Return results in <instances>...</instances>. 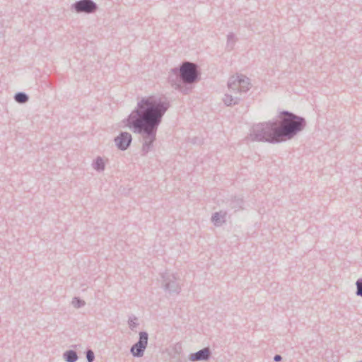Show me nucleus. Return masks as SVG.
<instances>
[{
	"mask_svg": "<svg viewBox=\"0 0 362 362\" xmlns=\"http://www.w3.org/2000/svg\"><path fill=\"white\" fill-rule=\"evenodd\" d=\"M170 107V101L165 96L143 97L129 116L122 120L124 125L133 133L141 135V156H145L152 151L158 127Z\"/></svg>",
	"mask_w": 362,
	"mask_h": 362,
	"instance_id": "obj_1",
	"label": "nucleus"
},
{
	"mask_svg": "<svg viewBox=\"0 0 362 362\" xmlns=\"http://www.w3.org/2000/svg\"><path fill=\"white\" fill-rule=\"evenodd\" d=\"M277 122L281 142L291 140L303 131L307 125V122L303 117L288 110L279 112Z\"/></svg>",
	"mask_w": 362,
	"mask_h": 362,
	"instance_id": "obj_2",
	"label": "nucleus"
},
{
	"mask_svg": "<svg viewBox=\"0 0 362 362\" xmlns=\"http://www.w3.org/2000/svg\"><path fill=\"white\" fill-rule=\"evenodd\" d=\"M250 138L253 141L270 144L281 143L277 121H269L253 125L250 133Z\"/></svg>",
	"mask_w": 362,
	"mask_h": 362,
	"instance_id": "obj_3",
	"label": "nucleus"
},
{
	"mask_svg": "<svg viewBox=\"0 0 362 362\" xmlns=\"http://www.w3.org/2000/svg\"><path fill=\"white\" fill-rule=\"evenodd\" d=\"M179 74L185 86H188L200 80V71L197 64L185 61L180 65Z\"/></svg>",
	"mask_w": 362,
	"mask_h": 362,
	"instance_id": "obj_4",
	"label": "nucleus"
},
{
	"mask_svg": "<svg viewBox=\"0 0 362 362\" xmlns=\"http://www.w3.org/2000/svg\"><path fill=\"white\" fill-rule=\"evenodd\" d=\"M162 287L170 294H179L181 287L177 282V278L174 274L165 272L161 274Z\"/></svg>",
	"mask_w": 362,
	"mask_h": 362,
	"instance_id": "obj_5",
	"label": "nucleus"
},
{
	"mask_svg": "<svg viewBox=\"0 0 362 362\" xmlns=\"http://www.w3.org/2000/svg\"><path fill=\"white\" fill-rule=\"evenodd\" d=\"M180 76L178 67L171 69L168 74V82L175 89L180 91L183 94H188L192 87L185 86Z\"/></svg>",
	"mask_w": 362,
	"mask_h": 362,
	"instance_id": "obj_6",
	"label": "nucleus"
},
{
	"mask_svg": "<svg viewBox=\"0 0 362 362\" xmlns=\"http://www.w3.org/2000/svg\"><path fill=\"white\" fill-rule=\"evenodd\" d=\"M71 9L77 13L91 14L98 11V6L93 0H78L71 5Z\"/></svg>",
	"mask_w": 362,
	"mask_h": 362,
	"instance_id": "obj_7",
	"label": "nucleus"
},
{
	"mask_svg": "<svg viewBox=\"0 0 362 362\" xmlns=\"http://www.w3.org/2000/svg\"><path fill=\"white\" fill-rule=\"evenodd\" d=\"M148 334L146 332H140L139 338L130 349L132 354L134 357H141L144 355L145 349L148 344Z\"/></svg>",
	"mask_w": 362,
	"mask_h": 362,
	"instance_id": "obj_8",
	"label": "nucleus"
},
{
	"mask_svg": "<svg viewBox=\"0 0 362 362\" xmlns=\"http://www.w3.org/2000/svg\"><path fill=\"white\" fill-rule=\"evenodd\" d=\"M132 136L127 132H121L118 136L114 138V142L117 148L120 151H126L131 146Z\"/></svg>",
	"mask_w": 362,
	"mask_h": 362,
	"instance_id": "obj_9",
	"label": "nucleus"
},
{
	"mask_svg": "<svg viewBox=\"0 0 362 362\" xmlns=\"http://www.w3.org/2000/svg\"><path fill=\"white\" fill-rule=\"evenodd\" d=\"M211 356V349L205 347L195 353H192L189 356L191 361H208Z\"/></svg>",
	"mask_w": 362,
	"mask_h": 362,
	"instance_id": "obj_10",
	"label": "nucleus"
},
{
	"mask_svg": "<svg viewBox=\"0 0 362 362\" xmlns=\"http://www.w3.org/2000/svg\"><path fill=\"white\" fill-rule=\"evenodd\" d=\"M241 95L242 94H239L237 91L234 93L228 91V93L225 94L223 101L227 106L238 105L243 100Z\"/></svg>",
	"mask_w": 362,
	"mask_h": 362,
	"instance_id": "obj_11",
	"label": "nucleus"
},
{
	"mask_svg": "<svg viewBox=\"0 0 362 362\" xmlns=\"http://www.w3.org/2000/svg\"><path fill=\"white\" fill-rule=\"evenodd\" d=\"M240 79L239 76H232L229 78L228 81V91L234 93L235 91L238 92L239 94H242L240 91Z\"/></svg>",
	"mask_w": 362,
	"mask_h": 362,
	"instance_id": "obj_12",
	"label": "nucleus"
},
{
	"mask_svg": "<svg viewBox=\"0 0 362 362\" xmlns=\"http://www.w3.org/2000/svg\"><path fill=\"white\" fill-rule=\"evenodd\" d=\"M226 212L218 211L212 215L211 221L216 226H221L226 221Z\"/></svg>",
	"mask_w": 362,
	"mask_h": 362,
	"instance_id": "obj_13",
	"label": "nucleus"
},
{
	"mask_svg": "<svg viewBox=\"0 0 362 362\" xmlns=\"http://www.w3.org/2000/svg\"><path fill=\"white\" fill-rule=\"evenodd\" d=\"M244 201L242 198L234 197L229 201V206L235 211H239L243 209Z\"/></svg>",
	"mask_w": 362,
	"mask_h": 362,
	"instance_id": "obj_14",
	"label": "nucleus"
},
{
	"mask_svg": "<svg viewBox=\"0 0 362 362\" xmlns=\"http://www.w3.org/2000/svg\"><path fill=\"white\" fill-rule=\"evenodd\" d=\"M92 167L98 172H103L105 168V163L103 158L98 156L93 160Z\"/></svg>",
	"mask_w": 362,
	"mask_h": 362,
	"instance_id": "obj_15",
	"label": "nucleus"
},
{
	"mask_svg": "<svg viewBox=\"0 0 362 362\" xmlns=\"http://www.w3.org/2000/svg\"><path fill=\"white\" fill-rule=\"evenodd\" d=\"M239 79H240V91L241 92V93H245L247 91H248L250 88V79L249 78L245 76H243V75H240L239 76Z\"/></svg>",
	"mask_w": 362,
	"mask_h": 362,
	"instance_id": "obj_16",
	"label": "nucleus"
},
{
	"mask_svg": "<svg viewBox=\"0 0 362 362\" xmlns=\"http://www.w3.org/2000/svg\"><path fill=\"white\" fill-rule=\"evenodd\" d=\"M63 357L66 362H76L78 358L76 351L74 350L65 351Z\"/></svg>",
	"mask_w": 362,
	"mask_h": 362,
	"instance_id": "obj_17",
	"label": "nucleus"
},
{
	"mask_svg": "<svg viewBox=\"0 0 362 362\" xmlns=\"http://www.w3.org/2000/svg\"><path fill=\"white\" fill-rule=\"evenodd\" d=\"M237 41V38L233 33H229L227 35L226 49L228 51H231L235 46Z\"/></svg>",
	"mask_w": 362,
	"mask_h": 362,
	"instance_id": "obj_18",
	"label": "nucleus"
},
{
	"mask_svg": "<svg viewBox=\"0 0 362 362\" xmlns=\"http://www.w3.org/2000/svg\"><path fill=\"white\" fill-rule=\"evenodd\" d=\"M14 100L18 103L23 104L29 100V96L24 92H18L14 95Z\"/></svg>",
	"mask_w": 362,
	"mask_h": 362,
	"instance_id": "obj_19",
	"label": "nucleus"
},
{
	"mask_svg": "<svg viewBox=\"0 0 362 362\" xmlns=\"http://www.w3.org/2000/svg\"><path fill=\"white\" fill-rule=\"evenodd\" d=\"M72 305L76 308H79L85 305V302L79 298L74 297L72 300Z\"/></svg>",
	"mask_w": 362,
	"mask_h": 362,
	"instance_id": "obj_20",
	"label": "nucleus"
},
{
	"mask_svg": "<svg viewBox=\"0 0 362 362\" xmlns=\"http://www.w3.org/2000/svg\"><path fill=\"white\" fill-rule=\"evenodd\" d=\"M356 294L362 298V279H358L356 282Z\"/></svg>",
	"mask_w": 362,
	"mask_h": 362,
	"instance_id": "obj_21",
	"label": "nucleus"
},
{
	"mask_svg": "<svg viewBox=\"0 0 362 362\" xmlns=\"http://www.w3.org/2000/svg\"><path fill=\"white\" fill-rule=\"evenodd\" d=\"M136 320H137V318L136 317H129V320H128V325L130 327L131 329H133L134 328H135L137 325H138V323L136 322Z\"/></svg>",
	"mask_w": 362,
	"mask_h": 362,
	"instance_id": "obj_22",
	"label": "nucleus"
},
{
	"mask_svg": "<svg viewBox=\"0 0 362 362\" xmlns=\"http://www.w3.org/2000/svg\"><path fill=\"white\" fill-rule=\"evenodd\" d=\"M86 359L88 362H93L95 359L94 352L91 349H88L86 352Z\"/></svg>",
	"mask_w": 362,
	"mask_h": 362,
	"instance_id": "obj_23",
	"label": "nucleus"
},
{
	"mask_svg": "<svg viewBox=\"0 0 362 362\" xmlns=\"http://www.w3.org/2000/svg\"><path fill=\"white\" fill-rule=\"evenodd\" d=\"M181 349V345L179 343H177L175 345L173 351L175 354L180 355L182 352Z\"/></svg>",
	"mask_w": 362,
	"mask_h": 362,
	"instance_id": "obj_24",
	"label": "nucleus"
},
{
	"mask_svg": "<svg viewBox=\"0 0 362 362\" xmlns=\"http://www.w3.org/2000/svg\"><path fill=\"white\" fill-rule=\"evenodd\" d=\"M282 360V357L281 355L276 354L274 357V361L275 362H279Z\"/></svg>",
	"mask_w": 362,
	"mask_h": 362,
	"instance_id": "obj_25",
	"label": "nucleus"
},
{
	"mask_svg": "<svg viewBox=\"0 0 362 362\" xmlns=\"http://www.w3.org/2000/svg\"><path fill=\"white\" fill-rule=\"evenodd\" d=\"M271 287H274L275 289H276L278 287V284L272 283V284H271Z\"/></svg>",
	"mask_w": 362,
	"mask_h": 362,
	"instance_id": "obj_26",
	"label": "nucleus"
},
{
	"mask_svg": "<svg viewBox=\"0 0 362 362\" xmlns=\"http://www.w3.org/2000/svg\"><path fill=\"white\" fill-rule=\"evenodd\" d=\"M177 362H182L181 360H178Z\"/></svg>",
	"mask_w": 362,
	"mask_h": 362,
	"instance_id": "obj_27",
	"label": "nucleus"
}]
</instances>
